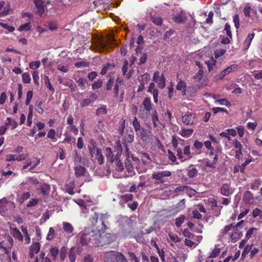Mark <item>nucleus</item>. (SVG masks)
I'll return each mask as SVG.
<instances>
[{
	"instance_id": "nucleus-58",
	"label": "nucleus",
	"mask_w": 262,
	"mask_h": 262,
	"mask_svg": "<svg viewBox=\"0 0 262 262\" xmlns=\"http://www.w3.org/2000/svg\"><path fill=\"white\" fill-rule=\"evenodd\" d=\"M233 21L234 24V26L236 29H238L239 28V18L238 14L234 15L233 17Z\"/></svg>"
},
{
	"instance_id": "nucleus-60",
	"label": "nucleus",
	"mask_w": 262,
	"mask_h": 262,
	"mask_svg": "<svg viewBox=\"0 0 262 262\" xmlns=\"http://www.w3.org/2000/svg\"><path fill=\"white\" fill-rule=\"evenodd\" d=\"M151 19L157 25H161L162 23V19L159 16H152Z\"/></svg>"
},
{
	"instance_id": "nucleus-17",
	"label": "nucleus",
	"mask_w": 262,
	"mask_h": 262,
	"mask_svg": "<svg viewBox=\"0 0 262 262\" xmlns=\"http://www.w3.org/2000/svg\"><path fill=\"white\" fill-rule=\"evenodd\" d=\"M96 98L97 95L95 94H92L90 95L89 98L83 99L82 102L81 103V106L82 107H85L93 102Z\"/></svg>"
},
{
	"instance_id": "nucleus-45",
	"label": "nucleus",
	"mask_w": 262,
	"mask_h": 262,
	"mask_svg": "<svg viewBox=\"0 0 262 262\" xmlns=\"http://www.w3.org/2000/svg\"><path fill=\"white\" fill-rule=\"evenodd\" d=\"M114 262H127V261L123 254L117 252Z\"/></svg>"
},
{
	"instance_id": "nucleus-23",
	"label": "nucleus",
	"mask_w": 262,
	"mask_h": 262,
	"mask_svg": "<svg viewBox=\"0 0 262 262\" xmlns=\"http://www.w3.org/2000/svg\"><path fill=\"white\" fill-rule=\"evenodd\" d=\"M8 202L6 198L0 200V213H3L7 209Z\"/></svg>"
},
{
	"instance_id": "nucleus-1",
	"label": "nucleus",
	"mask_w": 262,
	"mask_h": 262,
	"mask_svg": "<svg viewBox=\"0 0 262 262\" xmlns=\"http://www.w3.org/2000/svg\"><path fill=\"white\" fill-rule=\"evenodd\" d=\"M96 234L93 229L90 228H85L81 233L80 242L83 245H90L91 246H96V243L94 240L96 238Z\"/></svg>"
},
{
	"instance_id": "nucleus-43",
	"label": "nucleus",
	"mask_w": 262,
	"mask_h": 262,
	"mask_svg": "<svg viewBox=\"0 0 262 262\" xmlns=\"http://www.w3.org/2000/svg\"><path fill=\"white\" fill-rule=\"evenodd\" d=\"M66 129H67V132H71L73 133L75 135H77L78 133V129L74 125H68L66 127Z\"/></svg>"
},
{
	"instance_id": "nucleus-3",
	"label": "nucleus",
	"mask_w": 262,
	"mask_h": 262,
	"mask_svg": "<svg viewBox=\"0 0 262 262\" xmlns=\"http://www.w3.org/2000/svg\"><path fill=\"white\" fill-rule=\"evenodd\" d=\"M89 153L93 161H97L101 165L104 162V157L100 149H99L95 143H92L88 147Z\"/></svg>"
},
{
	"instance_id": "nucleus-33",
	"label": "nucleus",
	"mask_w": 262,
	"mask_h": 262,
	"mask_svg": "<svg viewBox=\"0 0 262 262\" xmlns=\"http://www.w3.org/2000/svg\"><path fill=\"white\" fill-rule=\"evenodd\" d=\"M216 60L213 58H210L209 60L205 61V63L207 65L208 71H211L213 70V67L216 65Z\"/></svg>"
},
{
	"instance_id": "nucleus-62",
	"label": "nucleus",
	"mask_w": 262,
	"mask_h": 262,
	"mask_svg": "<svg viewBox=\"0 0 262 262\" xmlns=\"http://www.w3.org/2000/svg\"><path fill=\"white\" fill-rule=\"evenodd\" d=\"M185 244L190 247H195L198 245V243L195 241H192L190 239H185Z\"/></svg>"
},
{
	"instance_id": "nucleus-36",
	"label": "nucleus",
	"mask_w": 262,
	"mask_h": 262,
	"mask_svg": "<svg viewBox=\"0 0 262 262\" xmlns=\"http://www.w3.org/2000/svg\"><path fill=\"white\" fill-rule=\"evenodd\" d=\"M41 62L40 61H32L29 63V68L33 71H36V70L39 68Z\"/></svg>"
},
{
	"instance_id": "nucleus-52",
	"label": "nucleus",
	"mask_w": 262,
	"mask_h": 262,
	"mask_svg": "<svg viewBox=\"0 0 262 262\" xmlns=\"http://www.w3.org/2000/svg\"><path fill=\"white\" fill-rule=\"evenodd\" d=\"M67 256V249L64 247H62L60 251L59 257L61 261H63Z\"/></svg>"
},
{
	"instance_id": "nucleus-18",
	"label": "nucleus",
	"mask_w": 262,
	"mask_h": 262,
	"mask_svg": "<svg viewBox=\"0 0 262 262\" xmlns=\"http://www.w3.org/2000/svg\"><path fill=\"white\" fill-rule=\"evenodd\" d=\"M172 144L173 146L176 148L177 152V156L178 157L179 159H183V154H182V150L180 147L178 146V142L176 139L174 138H173L172 140Z\"/></svg>"
},
{
	"instance_id": "nucleus-40",
	"label": "nucleus",
	"mask_w": 262,
	"mask_h": 262,
	"mask_svg": "<svg viewBox=\"0 0 262 262\" xmlns=\"http://www.w3.org/2000/svg\"><path fill=\"white\" fill-rule=\"evenodd\" d=\"M31 26L30 23H27L21 25L18 29L19 31H27L31 29Z\"/></svg>"
},
{
	"instance_id": "nucleus-57",
	"label": "nucleus",
	"mask_w": 262,
	"mask_h": 262,
	"mask_svg": "<svg viewBox=\"0 0 262 262\" xmlns=\"http://www.w3.org/2000/svg\"><path fill=\"white\" fill-rule=\"evenodd\" d=\"M0 26L5 29H7L10 32H12L15 30V28L14 27L9 26L8 24L5 23H0Z\"/></svg>"
},
{
	"instance_id": "nucleus-37",
	"label": "nucleus",
	"mask_w": 262,
	"mask_h": 262,
	"mask_svg": "<svg viewBox=\"0 0 262 262\" xmlns=\"http://www.w3.org/2000/svg\"><path fill=\"white\" fill-rule=\"evenodd\" d=\"M185 216L184 215H181L175 220V224L177 227H180L182 224L184 222Z\"/></svg>"
},
{
	"instance_id": "nucleus-44",
	"label": "nucleus",
	"mask_w": 262,
	"mask_h": 262,
	"mask_svg": "<svg viewBox=\"0 0 262 262\" xmlns=\"http://www.w3.org/2000/svg\"><path fill=\"white\" fill-rule=\"evenodd\" d=\"M185 87H186V84L184 83V82H183V81L180 80V81L177 84L176 88H177V90H179V91L183 90V93L184 94H185V92H186Z\"/></svg>"
},
{
	"instance_id": "nucleus-51",
	"label": "nucleus",
	"mask_w": 262,
	"mask_h": 262,
	"mask_svg": "<svg viewBox=\"0 0 262 262\" xmlns=\"http://www.w3.org/2000/svg\"><path fill=\"white\" fill-rule=\"evenodd\" d=\"M168 237L169 239L173 242L174 243H178L180 241V238L178 237V236L176 234H173L172 233H168Z\"/></svg>"
},
{
	"instance_id": "nucleus-55",
	"label": "nucleus",
	"mask_w": 262,
	"mask_h": 262,
	"mask_svg": "<svg viewBox=\"0 0 262 262\" xmlns=\"http://www.w3.org/2000/svg\"><path fill=\"white\" fill-rule=\"evenodd\" d=\"M89 62L85 61H79L75 63V66L77 68H85L89 66Z\"/></svg>"
},
{
	"instance_id": "nucleus-28",
	"label": "nucleus",
	"mask_w": 262,
	"mask_h": 262,
	"mask_svg": "<svg viewBox=\"0 0 262 262\" xmlns=\"http://www.w3.org/2000/svg\"><path fill=\"white\" fill-rule=\"evenodd\" d=\"M193 132V129L183 128L180 132V135L184 138H188L191 136Z\"/></svg>"
},
{
	"instance_id": "nucleus-53",
	"label": "nucleus",
	"mask_w": 262,
	"mask_h": 262,
	"mask_svg": "<svg viewBox=\"0 0 262 262\" xmlns=\"http://www.w3.org/2000/svg\"><path fill=\"white\" fill-rule=\"evenodd\" d=\"M133 126L136 132H137L141 128L139 122L138 121L137 118L136 117L133 120Z\"/></svg>"
},
{
	"instance_id": "nucleus-10",
	"label": "nucleus",
	"mask_w": 262,
	"mask_h": 262,
	"mask_svg": "<svg viewBox=\"0 0 262 262\" xmlns=\"http://www.w3.org/2000/svg\"><path fill=\"white\" fill-rule=\"evenodd\" d=\"M28 157V154H20L18 155L8 154L6 156V159L7 161H21L24 160Z\"/></svg>"
},
{
	"instance_id": "nucleus-56",
	"label": "nucleus",
	"mask_w": 262,
	"mask_h": 262,
	"mask_svg": "<svg viewBox=\"0 0 262 262\" xmlns=\"http://www.w3.org/2000/svg\"><path fill=\"white\" fill-rule=\"evenodd\" d=\"M64 136L65 137L64 142L70 143L72 140L74 141L75 140V138H73L68 132L66 131Z\"/></svg>"
},
{
	"instance_id": "nucleus-61",
	"label": "nucleus",
	"mask_w": 262,
	"mask_h": 262,
	"mask_svg": "<svg viewBox=\"0 0 262 262\" xmlns=\"http://www.w3.org/2000/svg\"><path fill=\"white\" fill-rule=\"evenodd\" d=\"M232 144L234 147L237 149V150L242 149V145L241 143L236 139H234L232 141Z\"/></svg>"
},
{
	"instance_id": "nucleus-19",
	"label": "nucleus",
	"mask_w": 262,
	"mask_h": 262,
	"mask_svg": "<svg viewBox=\"0 0 262 262\" xmlns=\"http://www.w3.org/2000/svg\"><path fill=\"white\" fill-rule=\"evenodd\" d=\"M151 105L150 99L149 98H145L142 102L140 108L150 111L151 110Z\"/></svg>"
},
{
	"instance_id": "nucleus-46",
	"label": "nucleus",
	"mask_w": 262,
	"mask_h": 262,
	"mask_svg": "<svg viewBox=\"0 0 262 262\" xmlns=\"http://www.w3.org/2000/svg\"><path fill=\"white\" fill-rule=\"evenodd\" d=\"M32 77L34 81V82L37 84H39V72L38 71H33L32 72Z\"/></svg>"
},
{
	"instance_id": "nucleus-54",
	"label": "nucleus",
	"mask_w": 262,
	"mask_h": 262,
	"mask_svg": "<svg viewBox=\"0 0 262 262\" xmlns=\"http://www.w3.org/2000/svg\"><path fill=\"white\" fill-rule=\"evenodd\" d=\"M149 111L140 108V117L143 119L147 118L149 116Z\"/></svg>"
},
{
	"instance_id": "nucleus-7",
	"label": "nucleus",
	"mask_w": 262,
	"mask_h": 262,
	"mask_svg": "<svg viewBox=\"0 0 262 262\" xmlns=\"http://www.w3.org/2000/svg\"><path fill=\"white\" fill-rule=\"evenodd\" d=\"M238 69V66L236 64H231L225 69L218 76H215V80L223 79L226 75L230 73L236 71Z\"/></svg>"
},
{
	"instance_id": "nucleus-12",
	"label": "nucleus",
	"mask_w": 262,
	"mask_h": 262,
	"mask_svg": "<svg viewBox=\"0 0 262 262\" xmlns=\"http://www.w3.org/2000/svg\"><path fill=\"white\" fill-rule=\"evenodd\" d=\"M117 252L113 251H108L104 253L103 260L105 262H114Z\"/></svg>"
},
{
	"instance_id": "nucleus-24",
	"label": "nucleus",
	"mask_w": 262,
	"mask_h": 262,
	"mask_svg": "<svg viewBox=\"0 0 262 262\" xmlns=\"http://www.w3.org/2000/svg\"><path fill=\"white\" fill-rule=\"evenodd\" d=\"M257 229L256 228H250L247 232L245 238L249 239L251 237H254L257 234Z\"/></svg>"
},
{
	"instance_id": "nucleus-50",
	"label": "nucleus",
	"mask_w": 262,
	"mask_h": 262,
	"mask_svg": "<svg viewBox=\"0 0 262 262\" xmlns=\"http://www.w3.org/2000/svg\"><path fill=\"white\" fill-rule=\"evenodd\" d=\"M69 258L71 262H75L76 253L74 251V248H72L69 251Z\"/></svg>"
},
{
	"instance_id": "nucleus-8",
	"label": "nucleus",
	"mask_w": 262,
	"mask_h": 262,
	"mask_svg": "<svg viewBox=\"0 0 262 262\" xmlns=\"http://www.w3.org/2000/svg\"><path fill=\"white\" fill-rule=\"evenodd\" d=\"M152 80L157 83L160 89H163L165 86L164 76L163 75H160L159 72H156L154 73Z\"/></svg>"
},
{
	"instance_id": "nucleus-35",
	"label": "nucleus",
	"mask_w": 262,
	"mask_h": 262,
	"mask_svg": "<svg viewBox=\"0 0 262 262\" xmlns=\"http://www.w3.org/2000/svg\"><path fill=\"white\" fill-rule=\"evenodd\" d=\"M40 190L43 195H47L50 192V186L49 185L45 184L41 186Z\"/></svg>"
},
{
	"instance_id": "nucleus-64",
	"label": "nucleus",
	"mask_w": 262,
	"mask_h": 262,
	"mask_svg": "<svg viewBox=\"0 0 262 262\" xmlns=\"http://www.w3.org/2000/svg\"><path fill=\"white\" fill-rule=\"evenodd\" d=\"M204 74V71L203 70L200 69L199 72L196 73V75L193 76V79H196L198 81H200L202 79L203 76Z\"/></svg>"
},
{
	"instance_id": "nucleus-59",
	"label": "nucleus",
	"mask_w": 262,
	"mask_h": 262,
	"mask_svg": "<svg viewBox=\"0 0 262 262\" xmlns=\"http://www.w3.org/2000/svg\"><path fill=\"white\" fill-rule=\"evenodd\" d=\"M188 189L187 186H182L178 187H177L174 189V192L177 193H180L181 192L185 193L186 190Z\"/></svg>"
},
{
	"instance_id": "nucleus-25",
	"label": "nucleus",
	"mask_w": 262,
	"mask_h": 262,
	"mask_svg": "<svg viewBox=\"0 0 262 262\" xmlns=\"http://www.w3.org/2000/svg\"><path fill=\"white\" fill-rule=\"evenodd\" d=\"M38 183V181L36 179L34 178H28L26 179V181L23 183H21L20 185L23 186L24 185H28L29 186L31 185H35ZM31 186H29V188Z\"/></svg>"
},
{
	"instance_id": "nucleus-49",
	"label": "nucleus",
	"mask_w": 262,
	"mask_h": 262,
	"mask_svg": "<svg viewBox=\"0 0 262 262\" xmlns=\"http://www.w3.org/2000/svg\"><path fill=\"white\" fill-rule=\"evenodd\" d=\"M39 258L41 262H52L50 258L46 256V253L43 251H41L39 255Z\"/></svg>"
},
{
	"instance_id": "nucleus-13",
	"label": "nucleus",
	"mask_w": 262,
	"mask_h": 262,
	"mask_svg": "<svg viewBox=\"0 0 262 262\" xmlns=\"http://www.w3.org/2000/svg\"><path fill=\"white\" fill-rule=\"evenodd\" d=\"M62 228L69 236L71 237L74 235V227L71 224L68 222H63L62 223Z\"/></svg>"
},
{
	"instance_id": "nucleus-32",
	"label": "nucleus",
	"mask_w": 262,
	"mask_h": 262,
	"mask_svg": "<svg viewBox=\"0 0 262 262\" xmlns=\"http://www.w3.org/2000/svg\"><path fill=\"white\" fill-rule=\"evenodd\" d=\"M59 253V250L56 247H52L50 249V254L54 261L57 259V255Z\"/></svg>"
},
{
	"instance_id": "nucleus-22",
	"label": "nucleus",
	"mask_w": 262,
	"mask_h": 262,
	"mask_svg": "<svg viewBox=\"0 0 262 262\" xmlns=\"http://www.w3.org/2000/svg\"><path fill=\"white\" fill-rule=\"evenodd\" d=\"M6 120L7 121L5 123L6 124L7 127L9 126L11 127L12 129H13L17 127L18 123L15 120L10 117H8L7 118Z\"/></svg>"
},
{
	"instance_id": "nucleus-16",
	"label": "nucleus",
	"mask_w": 262,
	"mask_h": 262,
	"mask_svg": "<svg viewBox=\"0 0 262 262\" xmlns=\"http://www.w3.org/2000/svg\"><path fill=\"white\" fill-rule=\"evenodd\" d=\"M10 233L15 238L18 239L19 241H22L23 240V236L18 229L12 227H10Z\"/></svg>"
},
{
	"instance_id": "nucleus-2",
	"label": "nucleus",
	"mask_w": 262,
	"mask_h": 262,
	"mask_svg": "<svg viewBox=\"0 0 262 262\" xmlns=\"http://www.w3.org/2000/svg\"><path fill=\"white\" fill-rule=\"evenodd\" d=\"M96 237L94 240L95 243H96V246H103L105 244H108L115 241L117 236L116 235L112 233H101L100 231L99 230L96 234Z\"/></svg>"
},
{
	"instance_id": "nucleus-31",
	"label": "nucleus",
	"mask_w": 262,
	"mask_h": 262,
	"mask_svg": "<svg viewBox=\"0 0 262 262\" xmlns=\"http://www.w3.org/2000/svg\"><path fill=\"white\" fill-rule=\"evenodd\" d=\"M217 155H215L214 157L212 158V160H207L206 162V166L207 167L213 168L215 167V165L216 164L217 161Z\"/></svg>"
},
{
	"instance_id": "nucleus-4",
	"label": "nucleus",
	"mask_w": 262,
	"mask_h": 262,
	"mask_svg": "<svg viewBox=\"0 0 262 262\" xmlns=\"http://www.w3.org/2000/svg\"><path fill=\"white\" fill-rule=\"evenodd\" d=\"M171 173L170 171H159L154 172L152 174V178L155 180L156 184L163 183L165 182L164 178L170 176Z\"/></svg>"
},
{
	"instance_id": "nucleus-30",
	"label": "nucleus",
	"mask_w": 262,
	"mask_h": 262,
	"mask_svg": "<svg viewBox=\"0 0 262 262\" xmlns=\"http://www.w3.org/2000/svg\"><path fill=\"white\" fill-rule=\"evenodd\" d=\"M105 155L107 158V161L111 163H112L114 161L113 152L112 149L110 147H107L105 149Z\"/></svg>"
},
{
	"instance_id": "nucleus-29",
	"label": "nucleus",
	"mask_w": 262,
	"mask_h": 262,
	"mask_svg": "<svg viewBox=\"0 0 262 262\" xmlns=\"http://www.w3.org/2000/svg\"><path fill=\"white\" fill-rule=\"evenodd\" d=\"M213 98L215 100V102L216 104H220L222 105H225L228 107L231 106V104H230V102L229 101V100L228 99H227L226 98L216 99L215 96H213Z\"/></svg>"
},
{
	"instance_id": "nucleus-38",
	"label": "nucleus",
	"mask_w": 262,
	"mask_h": 262,
	"mask_svg": "<svg viewBox=\"0 0 262 262\" xmlns=\"http://www.w3.org/2000/svg\"><path fill=\"white\" fill-rule=\"evenodd\" d=\"M31 77L30 74L25 72L22 74V81L24 83L29 84L31 82Z\"/></svg>"
},
{
	"instance_id": "nucleus-20",
	"label": "nucleus",
	"mask_w": 262,
	"mask_h": 262,
	"mask_svg": "<svg viewBox=\"0 0 262 262\" xmlns=\"http://www.w3.org/2000/svg\"><path fill=\"white\" fill-rule=\"evenodd\" d=\"M221 193L225 196H228L232 193L230 186L227 184H224L221 189Z\"/></svg>"
},
{
	"instance_id": "nucleus-21",
	"label": "nucleus",
	"mask_w": 262,
	"mask_h": 262,
	"mask_svg": "<svg viewBox=\"0 0 262 262\" xmlns=\"http://www.w3.org/2000/svg\"><path fill=\"white\" fill-rule=\"evenodd\" d=\"M186 17L182 13L177 14L173 16L174 21L177 23H183L186 20Z\"/></svg>"
},
{
	"instance_id": "nucleus-39",
	"label": "nucleus",
	"mask_w": 262,
	"mask_h": 262,
	"mask_svg": "<svg viewBox=\"0 0 262 262\" xmlns=\"http://www.w3.org/2000/svg\"><path fill=\"white\" fill-rule=\"evenodd\" d=\"M55 231L53 228L50 227L49 230V232L48 233L47 236V239L48 241H51L52 240L54 237H55Z\"/></svg>"
},
{
	"instance_id": "nucleus-15",
	"label": "nucleus",
	"mask_w": 262,
	"mask_h": 262,
	"mask_svg": "<svg viewBox=\"0 0 262 262\" xmlns=\"http://www.w3.org/2000/svg\"><path fill=\"white\" fill-rule=\"evenodd\" d=\"M34 3L36 9V13L39 15H41L45 11L43 2L41 0H34Z\"/></svg>"
},
{
	"instance_id": "nucleus-42",
	"label": "nucleus",
	"mask_w": 262,
	"mask_h": 262,
	"mask_svg": "<svg viewBox=\"0 0 262 262\" xmlns=\"http://www.w3.org/2000/svg\"><path fill=\"white\" fill-rule=\"evenodd\" d=\"M198 170L192 167L188 170L187 175L189 178H194L198 176Z\"/></svg>"
},
{
	"instance_id": "nucleus-34",
	"label": "nucleus",
	"mask_w": 262,
	"mask_h": 262,
	"mask_svg": "<svg viewBox=\"0 0 262 262\" xmlns=\"http://www.w3.org/2000/svg\"><path fill=\"white\" fill-rule=\"evenodd\" d=\"M75 175L77 177H80L84 174V173L86 171V169L81 166H76L75 168Z\"/></svg>"
},
{
	"instance_id": "nucleus-48",
	"label": "nucleus",
	"mask_w": 262,
	"mask_h": 262,
	"mask_svg": "<svg viewBox=\"0 0 262 262\" xmlns=\"http://www.w3.org/2000/svg\"><path fill=\"white\" fill-rule=\"evenodd\" d=\"M226 49H219L216 50L214 52L215 58L216 59H217L219 57H220V56H223V55H224V54L226 53Z\"/></svg>"
},
{
	"instance_id": "nucleus-27",
	"label": "nucleus",
	"mask_w": 262,
	"mask_h": 262,
	"mask_svg": "<svg viewBox=\"0 0 262 262\" xmlns=\"http://www.w3.org/2000/svg\"><path fill=\"white\" fill-rule=\"evenodd\" d=\"M254 33H251L248 34L247 38L246 39L244 42V47L246 50H247L249 48L251 41L254 38Z\"/></svg>"
},
{
	"instance_id": "nucleus-11",
	"label": "nucleus",
	"mask_w": 262,
	"mask_h": 262,
	"mask_svg": "<svg viewBox=\"0 0 262 262\" xmlns=\"http://www.w3.org/2000/svg\"><path fill=\"white\" fill-rule=\"evenodd\" d=\"M10 10L9 4L4 1L0 2V17L7 15Z\"/></svg>"
},
{
	"instance_id": "nucleus-63",
	"label": "nucleus",
	"mask_w": 262,
	"mask_h": 262,
	"mask_svg": "<svg viewBox=\"0 0 262 262\" xmlns=\"http://www.w3.org/2000/svg\"><path fill=\"white\" fill-rule=\"evenodd\" d=\"M150 79V76L148 74L146 73L142 75L140 78V81L142 82H144V84L147 83L148 81Z\"/></svg>"
},
{
	"instance_id": "nucleus-26",
	"label": "nucleus",
	"mask_w": 262,
	"mask_h": 262,
	"mask_svg": "<svg viewBox=\"0 0 262 262\" xmlns=\"http://www.w3.org/2000/svg\"><path fill=\"white\" fill-rule=\"evenodd\" d=\"M75 186L74 181H70L65 185V189L69 194L73 195L74 193L73 189Z\"/></svg>"
},
{
	"instance_id": "nucleus-47",
	"label": "nucleus",
	"mask_w": 262,
	"mask_h": 262,
	"mask_svg": "<svg viewBox=\"0 0 262 262\" xmlns=\"http://www.w3.org/2000/svg\"><path fill=\"white\" fill-rule=\"evenodd\" d=\"M2 176L4 177H8L12 176L13 177H16L17 174L16 173L13 172L11 170H5L4 169L2 171Z\"/></svg>"
},
{
	"instance_id": "nucleus-5",
	"label": "nucleus",
	"mask_w": 262,
	"mask_h": 262,
	"mask_svg": "<svg viewBox=\"0 0 262 262\" xmlns=\"http://www.w3.org/2000/svg\"><path fill=\"white\" fill-rule=\"evenodd\" d=\"M13 244V239L12 237L9 235L6 236L5 239L0 242V249H3L5 253H9Z\"/></svg>"
},
{
	"instance_id": "nucleus-6",
	"label": "nucleus",
	"mask_w": 262,
	"mask_h": 262,
	"mask_svg": "<svg viewBox=\"0 0 262 262\" xmlns=\"http://www.w3.org/2000/svg\"><path fill=\"white\" fill-rule=\"evenodd\" d=\"M41 248L40 244L38 242H33L29 248L28 256L29 258L32 259L36 257L40 251Z\"/></svg>"
},
{
	"instance_id": "nucleus-41",
	"label": "nucleus",
	"mask_w": 262,
	"mask_h": 262,
	"mask_svg": "<svg viewBox=\"0 0 262 262\" xmlns=\"http://www.w3.org/2000/svg\"><path fill=\"white\" fill-rule=\"evenodd\" d=\"M114 163L116 165V169L118 171H121L123 169V166L121 161L116 158L114 160Z\"/></svg>"
},
{
	"instance_id": "nucleus-9",
	"label": "nucleus",
	"mask_w": 262,
	"mask_h": 262,
	"mask_svg": "<svg viewBox=\"0 0 262 262\" xmlns=\"http://www.w3.org/2000/svg\"><path fill=\"white\" fill-rule=\"evenodd\" d=\"M125 167L128 174H125L121 176H117L116 173L113 174V177L115 178L119 179L122 178H128L129 177H133L135 174L134 168L129 162L125 163Z\"/></svg>"
},
{
	"instance_id": "nucleus-14",
	"label": "nucleus",
	"mask_w": 262,
	"mask_h": 262,
	"mask_svg": "<svg viewBox=\"0 0 262 262\" xmlns=\"http://www.w3.org/2000/svg\"><path fill=\"white\" fill-rule=\"evenodd\" d=\"M194 116L192 114H187L182 118V122L187 125H192L194 123Z\"/></svg>"
}]
</instances>
